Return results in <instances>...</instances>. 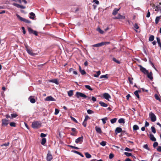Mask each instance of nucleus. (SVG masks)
I'll use <instances>...</instances> for the list:
<instances>
[{
	"mask_svg": "<svg viewBox=\"0 0 161 161\" xmlns=\"http://www.w3.org/2000/svg\"><path fill=\"white\" fill-rule=\"evenodd\" d=\"M25 50L27 53L30 55L32 56H34L37 55L33 52V51L31 47H29L27 45H25Z\"/></svg>",
	"mask_w": 161,
	"mask_h": 161,
	"instance_id": "f257e3e1",
	"label": "nucleus"
},
{
	"mask_svg": "<svg viewBox=\"0 0 161 161\" xmlns=\"http://www.w3.org/2000/svg\"><path fill=\"white\" fill-rule=\"evenodd\" d=\"M32 127L34 129H37L41 126V124L38 121H35L32 123Z\"/></svg>",
	"mask_w": 161,
	"mask_h": 161,
	"instance_id": "f03ea898",
	"label": "nucleus"
},
{
	"mask_svg": "<svg viewBox=\"0 0 161 161\" xmlns=\"http://www.w3.org/2000/svg\"><path fill=\"white\" fill-rule=\"evenodd\" d=\"M110 43L109 42H102L100 43L93 45L92 46L94 47H99L107 44H109Z\"/></svg>",
	"mask_w": 161,
	"mask_h": 161,
	"instance_id": "7ed1b4c3",
	"label": "nucleus"
},
{
	"mask_svg": "<svg viewBox=\"0 0 161 161\" xmlns=\"http://www.w3.org/2000/svg\"><path fill=\"white\" fill-rule=\"evenodd\" d=\"M17 18L21 21H23L25 23L29 24L31 23V21L29 20H27L24 18H22L20 16L19 14H16V15Z\"/></svg>",
	"mask_w": 161,
	"mask_h": 161,
	"instance_id": "20e7f679",
	"label": "nucleus"
},
{
	"mask_svg": "<svg viewBox=\"0 0 161 161\" xmlns=\"http://www.w3.org/2000/svg\"><path fill=\"white\" fill-rule=\"evenodd\" d=\"M2 126H7L9 124V120L5 119H2Z\"/></svg>",
	"mask_w": 161,
	"mask_h": 161,
	"instance_id": "39448f33",
	"label": "nucleus"
},
{
	"mask_svg": "<svg viewBox=\"0 0 161 161\" xmlns=\"http://www.w3.org/2000/svg\"><path fill=\"white\" fill-rule=\"evenodd\" d=\"M75 95L77 98H79L80 97H83L84 98H86L87 97V96L84 94L79 92H77Z\"/></svg>",
	"mask_w": 161,
	"mask_h": 161,
	"instance_id": "423d86ee",
	"label": "nucleus"
},
{
	"mask_svg": "<svg viewBox=\"0 0 161 161\" xmlns=\"http://www.w3.org/2000/svg\"><path fill=\"white\" fill-rule=\"evenodd\" d=\"M149 117L152 121L155 122L156 121V117L153 113L152 112L150 113L149 114Z\"/></svg>",
	"mask_w": 161,
	"mask_h": 161,
	"instance_id": "0eeeda50",
	"label": "nucleus"
},
{
	"mask_svg": "<svg viewBox=\"0 0 161 161\" xmlns=\"http://www.w3.org/2000/svg\"><path fill=\"white\" fill-rule=\"evenodd\" d=\"M139 66L140 68V70L144 74H148V71L145 68L143 67L141 65H139Z\"/></svg>",
	"mask_w": 161,
	"mask_h": 161,
	"instance_id": "6e6552de",
	"label": "nucleus"
},
{
	"mask_svg": "<svg viewBox=\"0 0 161 161\" xmlns=\"http://www.w3.org/2000/svg\"><path fill=\"white\" fill-rule=\"evenodd\" d=\"M83 141V136H82L75 140V142L77 143L81 144Z\"/></svg>",
	"mask_w": 161,
	"mask_h": 161,
	"instance_id": "1a4fd4ad",
	"label": "nucleus"
},
{
	"mask_svg": "<svg viewBox=\"0 0 161 161\" xmlns=\"http://www.w3.org/2000/svg\"><path fill=\"white\" fill-rule=\"evenodd\" d=\"M45 101H55L56 99L53 98L51 96H49L47 97L45 99Z\"/></svg>",
	"mask_w": 161,
	"mask_h": 161,
	"instance_id": "9d476101",
	"label": "nucleus"
},
{
	"mask_svg": "<svg viewBox=\"0 0 161 161\" xmlns=\"http://www.w3.org/2000/svg\"><path fill=\"white\" fill-rule=\"evenodd\" d=\"M47 161H51L53 159V156L50 153H48L47 154L46 158Z\"/></svg>",
	"mask_w": 161,
	"mask_h": 161,
	"instance_id": "9b49d317",
	"label": "nucleus"
},
{
	"mask_svg": "<svg viewBox=\"0 0 161 161\" xmlns=\"http://www.w3.org/2000/svg\"><path fill=\"white\" fill-rule=\"evenodd\" d=\"M125 16L121 15L120 14H118L117 17H115L114 18V19H125Z\"/></svg>",
	"mask_w": 161,
	"mask_h": 161,
	"instance_id": "f8f14e48",
	"label": "nucleus"
},
{
	"mask_svg": "<svg viewBox=\"0 0 161 161\" xmlns=\"http://www.w3.org/2000/svg\"><path fill=\"white\" fill-rule=\"evenodd\" d=\"M103 97L106 100H109V98H111L110 96L107 93H105L103 94Z\"/></svg>",
	"mask_w": 161,
	"mask_h": 161,
	"instance_id": "ddd939ff",
	"label": "nucleus"
},
{
	"mask_svg": "<svg viewBox=\"0 0 161 161\" xmlns=\"http://www.w3.org/2000/svg\"><path fill=\"white\" fill-rule=\"evenodd\" d=\"M122 131V129L120 127H117L115 130V134L117 135Z\"/></svg>",
	"mask_w": 161,
	"mask_h": 161,
	"instance_id": "4468645a",
	"label": "nucleus"
},
{
	"mask_svg": "<svg viewBox=\"0 0 161 161\" xmlns=\"http://www.w3.org/2000/svg\"><path fill=\"white\" fill-rule=\"evenodd\" d=\"M30 102L32 103H35L36 102V100L34 98V96H30L29 98Z\"/></svg>",
	"mask_w": 161,
	"mask_h": 161,
	"instance_id": "2eb2a0df",
	"label": "nucleus"
},
{
	"mask_svg": "<svg viewBox=\"0 0 161 161\" xmlns=\"http://www.w3.org/2000/svg\"><path fill=\"white\" fill-rule=\"evenodd\" d=\"M146 75H147V77L150 80H152L153 79V77L152 76L153 73L151 71L149 73L148 72V74H147Z\"/></svg>",
	"mask_w": 161,
	"mask_h": 161,
	"instance_id": "dca6fc26",
	"label": "nucleus"
},
{
	"mask_svg": "<svg viewBox=\"0 0 161 161\" xmlns=\"http://www.w3.org/2000/svg\"><path fill=\"white\" fill-rule=\"evenodd\" d=\"M120 8H115L112 14L114 15H115L118 13V12L119 11V10Z\"/></svg>",
	"mask_w": 161,
	"mask_h": 161,
	"instance_id": "f3484780",
	"label": "nucleus"
},
{
	"mask_svg": "<svg viewBox=\"0 0 161 161\" xmlns=\"http://www.w3.org/2000/svg\"><path fill=\"white\" fill-rule=\"evenodd\" d=\"M29 15H30L29 16L30 18L32 19H34L35 17V14L33 12H31L29 13Z\"/></svg>",
	"mask_w": 161,
	"mask_h": 161,
	"instance_id": "a211bd4d",
	"label": "nucleus"
},
{
	"mask_svg": "<svg viewBox=\"0 0 161 161\" xmlns=\"http://www.w3.org/2000/svg\"><path fill=\"white\" fill-rule=\"evenodd\" d=\"M95 129L97 132L101 134L102 133V130L100 127H97V126L95 127Z\"/></svg>",
	"mask_w": 161,
	"mask_h": 161,
	"instance_id": "6ab92c4d",
	"label": "nucleus"
},
{
	"mask_svg": "<svg viewBox=\"0 0 161 161\" xmlns=\"http://www.w3.org/2000/svg\"><path fill=\"white\" fill-rule=\"evenodd\" d=\"M141 92V91L140 90H136L134 92V94L138 98H140L139 95L138 94V92Z\"/></svg>",
	"mask_w": 161,
	"mask_h": 161,
	"instance_id": "aec40b11",
	"label": "nucleus"
},
{
	"mask_svg": "<svg viewBox=\"0 0 161 161\" xmlns=\"http://www.w3.org/2000/svg\"><path fill=\"white\" fill-rule=\"evenodd\" d=\"M99 104L102 107H106L108 106L107 104L102 101H100Z\"/></svg>",
	"mask_w": 161,
	"mask_h": 161,
	"instance_id": "412c9836",
	"label": "nucleus"
},
{
	"mask_svg": "<svg viewBox=\"0 0 161 161\" xmlns=\"http://www.w3.org/2000/svg\"><path fill=\"white\" fill-rule=\"evenodd\" d=\"M156 9H155V11H160V13H161V8L159 6V5H156Z\"/></svg>",
	"mask_w": 161,
	"mask_h": 161,
	"instance_id": "4be33fe9",
	"label": "nucleus"
},
{
	"mask_svg": "<svg viewBox=\"0 0 161 161\" xmlns=\"http://www.w3.org/2000/svg\"><path fill=\"white\" fill-rule=\"evenodd\" d=\"M150 140L153 141H156V138L154 137L153 135L151 134L150 135Z\"/></svg>",
	"mask_w": 161,
	"mask_h": 161,
	"instance_id": "5701e85b",
	"label": "nucleus"
},
{
	"mask_svg": "<svg viewBox=\"0 0 161 161\" xmlns=\"http://www.w3.org/2000/svg\"><path fill=\"white\" fill-rule=\"evenodd\" d=\"M49 81L50 82H52L55 83L56 84H58V81L57 79H55L53 80H49Z\"/></svg>",
	"mask_w": 161,
	"mask_h": 161,
	"instance_id": "b1692460",
	"label": "nucleus"
},
{
	"mask_svg": "<svg viewBox=\"0 0 161 161\" xmlns=\"http://www.w3.org/2000/svg\"><path fill=\"white\" fill-rule=\"evenodd\" d=\"M46 142V138H43L41 142V144L43 145H44Z\"/></svg>",
	"mask_w": 161,
	"mask_h": 161,
	"instance_id": "393cba45",
	"label": "nucleus"
},
{
	"mask_svg": "<svg viewBox=\"0 0 161 161\" xmlns=\"http://www.w3.org/2000/svg\"><path fill=\"white\" fill-rule=\"evenodd\" d=\"M85 155L87 158H89L92 157L91 155L88 152L86 153Z\"/></svg>",
	"mask_w": 161,
	"mask_h": 161,
	"instance_id": "a878e982",
	"label": "nucleus"
},
{
	"mask_svg": "<svg viewBox=\"0 0 161 161\" xmlns=\"http://www.w3.org/2000/svg\"><path fill=\"white\" fill-rule=\"evenodd\" d=\"M68 95L69 97H71L73 94V90H70L68 92Z\"/></svg>",
	"mask_w": 161,
	"mask_h": 161,
	"instance_id": "bb28decb",
	"label": "nucleus"
},
{
	"mask_svg": "<svg viewBox=\"0 0 161 161\" xmlns=\"http://www.w3.org/2000/svg\"><path fill=\"white\" fill-rule=\"evenodd\" d=\"M156 39H157L159 47H161V42H160V38L159 37H157Z\"/></svg>",
	"mask_w": 161,
	"mask_h": 161,
	"instance_id": "cd10ccee",
	"label": "nucleus"
},
{
	"mask_svg": "<svg viewBox=\"0 0 161 161\" xmlns=\"http://www.w3.org/2000/svg\"><path fill=\"white\" fill-rule=\"evenodd\" d=\"M133 130H136L139 129V126L137 125H134L133 126Z\"/></svg>",
	"mask_w": 161,
	"mask_h": 161,
	"instance_id": "c85d7f7f",
	"label": "nucleus"
},
{
	"mask_svg": "<svg viewBox=\"0 0 161 161\" xmlns=\"http://www.w3.org/2000/svg\"><path fill=\"white\" fill-rule=\"evenodd\" d=\"M118 122L119 123H123V124H124L125 123V120H124V119H123V118H120V119H119Z\"/></svg>",
	"mask_w": 161,
	"mask_h": 161,
	"instance_id": "c756f323",
	"label": "nucleus"
},
{
	"mask_svg": "<svg viewBox=\"0 0 161 161\" xmlns=\"http://www.w3.org/2000/svg\"><path fill=\"white\" fill-rule=\"evenodd\" d=\"M128 79L131 85L133 84V78L128 77Z\"/></svg>",
	"mask_w": 161,
	"mask_h": 161,
	"instance_id": "7c9ffc66",
	"label": "nucleus"
},
{
	"mask_svg": "<svg viewBox=\"0 0 161 161\" xmlns=\"http://www.w3.org/2000/svg\"><path fill=\"white\" fill-rule=\"evenodd\" d=\"M28 30L30 34H32L34 31L31 28L29 27H28Z\"/></svg>",
	"mask_w": 161,
	"mask_h": 161,
	"instance_id": "2f4dec72",
	"label": "nucleus"
},
{
	"mask_svg": "<svg viewBox=\"0 0 161 161\" xmlns=\"http://www.w3.org/2000/svg\"><path fill=\"white\" fill-rule=\"evenodd\" d=\"M112 60L115 62V63H117L118 64H120L121 62L120 61L118 60L116 58H113L112 59Z\"/></svg>",
	"mask_w": 161,
	"mask_h": 161,
	"instance_id": "473e14b6",
	"label": "nucleus"
},
{
	"mask_svg": "<svg viewBox=\"0 0 161 161\" xmlns=\"http://www.w3.org/2000/svg\"><path fill=\"white\" fill-rule=\"evenodd\" d=\"M97 74H95L94 75V76L95 77H98L99 75L101 74V71L100 70L98 71L97 72Z\"/></svg>",
	"mask_w": 161,
	"mask_h": 161,
	"instance_id": "72a5a7b5",
	"label": "nucleus"
},
{
	"mask_svg": "<svg viewBox=\"0 0 161 161\" xmlns=\"http://www.w3.org/2000/svg\"><path fill=\"white\" fill-rule=\"evenodd\" d=\"M117 118H114L113 119H112L110 120V122L111 123L114 124L115 123L117 120Z\"/></svg>",
	"mask_w": 161,
	"mask_h": 161,
	"instance_id": "f704fd0d",
	"label": "nucleus"
},
{
	"mask_svg": "<svg viewBox=\"0 0 161 161\" xmlns=\"http://www.w3.org/2000/svg\"><path fill=\"white\" fill-rule=\"evenodd\" d=\"M154 38V37L153 35H151L149 38V41L150 42H152L153 41Z\"/></svg>",
	"mask_w": 161,
	"mask_h": 161,
	"instance_id": "c9c22d12",
	"label": "nucleus"
},
{
	"mask_svg": "<svg viewBox=\"0 0 161 161\" xmlns=\"http://www.w3.org/2000/svg\"><path fill=\"white\" fill-rule=\"evenodd\" d=\"M161 16L157 17L155 19V23L156 24H157L160 20V18Z\"/></svg>",
	"mask_w": 161,
	"mask_h": 161,
	"instance_id": "e433bc0d",
	"label": "nucleus"
},
{
	"mask_svg": "<svg viewBox=\"0 0 161 161\" xmlns=\"http://www.w3.org/2000/svg\"><path fill=\"white\" fill-rule=\"evenodd\" d=\"M85 87L86 88L90 91H92V89L89 85H85Z\"/></svg>",
	"mask_w": 161,
	"mask_h": 161,
	"instance_id": "4c0bfd02",
	"label": "nucleus"
},
{
	"mask_svg": "<svg viewBox=\"0 0 161 161\" xmlns=\"http://www.w3.org/2000/svg\"><path fill=\"white\" fill-rule=\"evenodd\" d=\"M9 125L11 127H15L16 126V123L14 122H10Z\"/></svg>",
	"mask_w": 161,
	"mask_h": 161,
	"instance_id": "58836bf2",
	"label": "nucleus"
},
{
	"mask_svg": "<svg viewBox=\"0 0 161 161\" xmlns=\"http://www.w3.org/2000/svg\"><path fill=\"white\" fill-rule=\"evenodd\" d=\"M101 120L102 121L103 124H104L106 123V120H108V118L107 117H105L104 118L102 119Z\"/></svg>",
	"mask_w": 161,
	"mask_h": 161,
	"instance_id": "ea45409f",
	"label": "nucleus"
},
{
	"mask_svg": "<svg viewBox=\"0 0 161 161\" xmlns=\"http://www.w3.org/2000/svg\"><path fill=\"white\" fill-rule=\"evenodd\" d=\"M97 30L101 34H103L104 33V31L99 27L97 28Z\"/></svg>",
	"mask_w": 161,
	"mask_h": 161,
	"instance_id": "a19ab883",
	"label": "nucleus"
},
{
	"mask_svg": "<svg viewBox=\"0 0 161 161\" xmlns=\"http://www.w3.org/2000/svg\"><path fill=\"white\" fill-rule=\"evenodd\" d=\"M154 97L155 98V99L157 100H159V101H160V97H159V96L157 95V94H155L154 95Z\"/></svg>",
	"mask_w": 161,
	"mask_h": 161,
	"instance_id": "79ce46f5",
	"label": "nucleus"
},
{
	"mask_svg": "<svg viewBox=\"0 0 161 161\" xmlns=\"http://www.w3.org/2000/svg\"><path fill=\"white\" fill-rule=\"evenodd\" d=\"M18 116V115L16 114H11V119H12L14 118H16Z\"/></svg>",
	"mask_w": 161,
	"mask_h": 161,
	"instance_id": "37998d69",
	"label": "nucleus"
},
{
	"mask_svg": "<svg viewBox=\"0 0 161 161\" xmlns=\"http://www.w3.org/2000/svg\"><path fill=\"white\" fill-rule=\"evenodd\" d=\"M124 154L127 157L131 156L132 155L131 153L128 152H125Z\"/></svg>",
	"mask_w": 161,
	"mask_h": 161,
	"instance_id": "c03bdc74",
	"label": "nucleus"
},
{
	"mask_svg": "<svg viewBox=\"0 0 161 161\" xmlns=\"http://www.w3.org/2000/svg\"><path fill=\"white\" fill-rule=\"evenodd\" d=\"M100 78L101 79L103 78L108 79V75L107 74L105 75H102L100 76Z\"/></svg>",
	"mask_w": 161,
	"mask_h": 161,
	"instance_id": "a18cd8bd",
	"label": "nucleus"
},
{
	"mask_svg": "<svg viewBox=\"0 0 161 161\" xmlns=\"http://www.w3.org/2000/svg\"><path fill=\"white\" fill-rule=\"evenodd\" d=\"M106 142L104 141H103L100 143V144L103 146H104L106 145Z\"/></svg>",
	"mask_w": 161,
	"mask_h": 161,
	"instance_id": "49530a36",
	"label": "nucleus"
},
{
	"mask_svg": "<svg viewBox=\"0 0 161 161\" xmlns=\"http://www.w3.org/2000/svg\"><path fill=\"white\" fill-rule=\"evenodd\" d=\"M151 129L152 132L153 133H155L156 131L155 127L154 126H152L151 128Z\"/></svg>",
	"mask_w": 161,
	"mask_h": 161,
	"instance_id": "de8ad7c7",
	"label": "nucleus"
},
{
	"mask_svg": "<svg viewBox=\"0 0 161 161\" xmlns=\"http://www.w3.org/2000/svg\"><path fill=\"white\" fill-rule=\"evenodd\" d=\"M9 142H8L7 143H5V144H2L1 145V146L2 147H3L4 146H5L6 147V146H8V145H9Z\"/></svg>",
	"mask_w": 161,
	"mask_h": 161,
	"instance_id": "09e8293b",
	"label": "nucleus"
},
{
	"mask_svg": "<svg viewBox=\"0 0 161 161\" xmlns=\"http://www.w3.org/2000/svg\"><path fill=\"white\" fill-rule=\"evenodd\" d=\"M87 112L89 114H91L94 113V112L93 111L90 109H88L87 110Z\"/></svg>",
	"mask_w": 161,
	"mask_h": 161,
	"instance_id": "8fccbe9b",
	"label": "nucleus"
},
{
	"mask_svg": "<svg viewBox=\"0 0 161 161\" xmlns=\"http://www.w3.org/2000/svg\"><path fill=\"white\" fill-rule=\"evenodd\" d=\"M71 119L73 121L75 122L76 123H78V121L77 120L73 117L72 116L70 117Z\"/></svg>",
	"mask_w": 161,
	"mask_h": 161,
	"instance_id": "3c124183",
	"label": "nucleus"
},
{
	"mask_svg": "<svg viewBox=\"0 0 161 161\" xmlns=\"http://www.w3.org/2000/svg\"><path fill=\"white\" fill-rule=\"evenodd\" d=\"M134 27L135 29H138L139 27L137 23H135L134 25Z\"/></svg>",
	"mask_w": 161,
	"mask_h": 161,
	"instance_id": "603ef678",
	"label": "nucleus"
},
{
	"mask_svg": "<svg viewBox=\"0 0 161 161\" xmlns=\"http://www.w3.org/2000/svg\"><path fill=\"white\" fill-rule=\"evenodd\" d=\"M114 157V154L112 153H110L109 155V158L110 159H112Z\"/></svg>",
	"mask_w": 161,
	"mask_h": 161,
	"instance_id": "864d4df0",
	"label": "nucleus"
},
{
	"mask_svg": "<svg viewBox=\"0 0 161 161\" xmlns=\"http://www.w3.org/2000/svg\"><path fill=\"white\" fill-rule=\"evenodd\" d=\"M158 143L157 142H155L153 144V147L154 148H155L156 147L158 146Z\"/></svg>",
	"mask_w": 161,
	"mask_h": 161,
	"instance_id": "5fc2aeb1",
	"label": "nucleus"
},
{
	"mask_svg": "<svg viewBox=\"0 0 161 161\" xmlns=\"http://www.w3.org/2000/svg\"><path fill=\"white\" fill-rule=\"evenodd\" d=\"M13 5L17 7V8H19V7H20V5L17 4L16 3H13Z\"/></svg>",
	"mask_w": 161,
	"mask_h": 161,
	"instance_id": "6e6d98bb",
	"label": "nucleus"
},
{
	"mask_svg": "<svg viewBox=\"0 0 161 161\" xmlns=\"http://www.w3.org/2000/svg\"><path fill=\"white\" fill-rule=\"evenodd\" d=\"M77 132H73L72 133H70V135L72 136H76L77 135Z\"/></svg>",
	"mask_w": 161,
	"mask_h": 161,
	"instance_id": "4d7b16f0",
	"label": "nucleus"
},
{
	"mask_svg": "<svg viewBox=\"0 0 161 161\" xmlns=\"http://www.w3.org/2000/svg\"><path fill=\"white\" fill-rule=\"evenodd\" d=\"M90 118L89 117V116L87 115H86L85 116V119H84V121H87V120L88 119H90Z\"/></svg>",
	"mask_w": 161,
	"mask_h": 161,
	"instance_id": "13d9d810",
	"label": "nucleus"
},
{
	"mask_svg": "<svg viewBox=\"0 0 161 161\" xmlns=\"http://www.w3.org/2000/svg\"><path fill=\"white\" fill-rule=\"evenodd\" d=\"M143 147H144V148H145L146 149H147V150H150L149 148V147H148V145L147 144L144 145L143 146Z\"/></svg>",
	"mask_w": 161,
	"mask_h": 161,
	"instance_id": "bf43d9fd",
	"label": "nucleus"
},
{
	"mask_svg": "<svg viewBox=\"0 0 161 161\" xmlns=\"http://www.w3.org/2000/svg\"><path fill=\"white\" fill-rule=\"evenodd\" d=\"M150 13L149 11V10H147V13L146 15V17L147 18H149L150 17Z\"/></svg>",
	"mask_w": 161,
	"mask_h": 161,
	"instance_id": "052dcab7",
	"label": "nucleus"
},
{
	"mask_svg": "<svg viewBox=\"0 0 161 161\" xmlns=\"http://www.w3.org/2000/svg\"><path fill=\"white\" fill-rule=\"evenodd\" d=\"M80 72L82 75H84L86 74V72L84 70H82Z\"/></svg>",
	"mask_w": 161,
	"mask_h": 161,
	"instance_id": "680f3d73",
	"label": "nucleus"
},
{
	"mask_svg": "<svg viewBox=\"0 0 161 161\" xmlns=\"http://www.w3.org/2000/svg\"><path fill=\"white\" fill-rule=\"evenodd\" d=\"M125 150L126 151L131 152L132 151V150L126 147L125 149Z\"/></svg>",
	"mask_w": 161,
	"mask_h": 161,
	"instance_id": "e2e57ef3",
	"label": "nucleus"
},
{
	"mask_svg": "<svg viewBox=\"0 0 161 161\" xmlns=\"http://www.w3.org/2000/svg\"><path fill=\"white\" fill-rule=\"evenodd\" d=\"M47 134H45L43 133H41L40 135V136L42 137H44L47 136Z\"/></svg>",
	"mask_w": 161,
	"mask_h": 161,
	"instance_id": "0e129e2a",
	"label": "nucleus"
},
{
	"mask_svg": "<svg viewBox=\"0 0 161 161\" xmlns=\"http://www.w3.org/2000/svg\"><path fill=\"white\" fill-rule=\"evenodd\" d=\"M59 112V110L58 109H55V113H54L55 114L57 115V114H58Z\"/></svg>",
	"mask_w": 161,
	"mask_h": 161,
	"instance_id": "69168bd1",
	"label": "nucleus"
},
{
	"mask_svg": "<svg viewBox=\"0 0 161 161\" xmlns=\"http://www.w3.org/2000/svg\"><path fill=\"white\" fill-rule=\"evenodd\" d=\"M86 124H87L86 121H85L84 120V121L83 122V123H82V125L85 127H86Z\"/></svg>",
	"mask_w": 161,
	"mask_h": 161,
	"instance_id": "338daca9",
	"label": "nucleus"
},
{
	"mask_svg": "<svg viewBox=\"0 0 161 161\" xmlns=\"http://www.w3.org/2000/svg\"><path fill=\"white\" fill-rule=\"evenodd\" d=\"M157 150L159 152H161V146H159L158 147V148H157Z\"/></svg>",
	"mask_w": 161,
	"mask_h": 161,
	"instance_id": "774afa93",
	"label": "nucleus"
}]
</instances>
